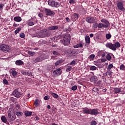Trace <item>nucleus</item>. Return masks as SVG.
<instances>
[{
	"mask_svg": "<svg viewBox=\"0 0 125 125\" xmlns=\"http://www.w3.org/2000/svg\"><path fill=\"white\" fill-rule=\"evenodd\" d=\"M70 42H71V36L69 33H66L64 35L63 39L61 40V42L64 45H69L70 44Z\"/></svg>",
	"mask_w": 125,
	"mask_h": 125,
	"instance_id": "obj_1",
	"label": "nucleus"
},
{
	"mask_svg": "<svg viewBox=\"0 0 125 125\" xmlns=\"http://www.w3.org/2000/svg\"><path fill=\"white\" fill-rule=\"evenodd\" d=\"M101 22L102 23H99L98 24V28L99 29H102L103 28H108L109 26H110V22H109V21L105 19H103L101 20ZM102 23H104V24H103Z\"/></svg>",
	"mask_w": 125,
	"mask_h": 125,
	"instance_id": "obj_2",
	"label": "nucleus"
},
{
	"mask_svg": "<svg viewBox=\"0 0 125 125\" xmlns=\"http://www.w3.org/2000/svg\"><path fill=\"white\" fill-rule=\"evenodd\" d=\"M106 47H108L110 48V49H112V50H116L117 48H119L121 46V44L119 42H116L115 44H112V43L107 42L105 44Z\"/></svg>",
	"mask_w": 125,
	"mask_h": 125,
	"instance_id": "obj_3",
	"label": "nucleus"
},
{
	"mask_svg": "<svg viewBox=\"0 0 125 125\" xmlns=\"http://www.w3.org/2000/svg\"><path fill=\"white\" fill-rule=\"evenodd\" d=\"M40 38H48L51 34L46 29H43L39 32Z\"/></svg>",
	"mask_w": 125,
	"mask_h": 125,
	"instance_id": "obj_4",
	"label": "nucleus"
},
{
	"mask_svg": "<svg viewBox=\"0 0 125 125\" xmlns=\"http://www.w3.org/2000/svg\"><path fill=\"white\" fill-rule=\"evenodd\" d=\"M0 50L5 53H7L10 50V47L6 44L0 45Z\"/></svg>",
	"mask_w": 125,
	"mask_h": 125,
	"instance_id": "obj_5",
	"label": "nucleus"
},
{
	"mask_svg": "<svg viewBox=\"0 0 125 125\" xmlns=\"http://www.w3.org/2000/svg\"><path fill=\"white\" fill-rule=\"evenodd\" d=\"M48 4L52 7H59L60 6V3L58 2H55L53 0H49L48 1Z\"/></svg>",
	"mask_w": 125,
	"mask_h": 125,
	"instance_id": "obj_6",
	"label": "nucleus"
},
{
	"mask_svg": "<svg viewBox=\"0 0 125 125\" xmlns=\"http://www.w3.org/2000/svg\"><path fill=\"white\" fill-rule=\"evenodd\" d=\"M124 2L125 1L121 0V1H117V6L119 10L124 11L125 10V7H124Z\"/></svg>",
	"mask_w": 125,
	"mask_h": 125,
	"instance_id": "obj_7",
	"label": "nucleus"
},
{
	"mask_svg": "<svg viewBox=\"0 0 125 125\" xmlns=\"http://www.w3.org/2000/svg\"><path fill=\"white\" fill-rule=\"evenodd\" d=\"M19 90H20V88H18L17 89H15L12 92V94L15 97H16L17 98H20L21 97V93H20V92H19Z\"/></svg>",
	"mask_w": 125,
	"mask_h": 125,
	"instance_id": "obj_8",
	"label": "nucleus"
},
{
	"mask_svg": "<svg viewBox=\"0 0 125 125\" xmlns=\"http://www.w3.org/2000/svg\"><path fill=\"white\" fill-rule=\"evenodd\" d=\"M16 119V116L15 114H12L11 111H9V113L8 114V120L9 122H11L12 121H14Z\"/></svg>",
	"mask_w": 125,
	"mask_h": 125,
	"instance_id": "obj_9",
	"label": "nucleus"
},
{
	"mask_svg": "<svg viewBox=\"0 0 125 125\" xmlns=\"http://www.w3.org/2000/svg\"><path fill=\"white\" fill-rule=\"evenodd\" d=\"M45 13L47 16H53L55 13L54 11L50 10V9L45 8Z\"/></svg>",
	"mask_w": 125,
	"mask_h": 125,
	"instance_id": "obj_10",
	"label": "nucleus"
},
{
	"mask_svg": "<svg viewBox=\"0 0 125 125\" xmlns=\"http://www.w3.org/2000/svg\"><path fill=\"white\" fill-rule=\"evenodd\" d=\"M66 53H67L68 56L70 57L72 56H75V54H76V52L75 51H72L71 48H69L68 49L65 51Z\"/></svg>",
	"mask_w": 125,
	"mask_h": 125,
	"instance_id": "obj_11",
	"label": "nucleus"
},
{
	"mask_svg": "<svg viewBox=\"0 0 125 125\" xmlns=\"http://www.w3.org/2000/svg\"><path fill=\"white\" fill-rule=\"evenodd\" d=\"M62 67H60L59 68H56V70H54L53 74H54L55 76H60L62 74V71L61 70Z\"/></svg>",
	"mask_w": 125,
	"mask_h": 125,
	"instance_id": "obj_12",
	"label": "nucleus"
},
{
	"mask_svg": "<svg viewBox=\"0 0 125 125\" xmlns=\"http://www.w3.org/2000/svg\"><path fill=\"white\" fill-rule=\"evenodd\" d=\"M98 114H99V112H98V109H90V115H92V116H97Z\"/></svg>",
	"mask_w": 125,
	"mask_h": 125,
	"instance_id": "obj_13",
	"label": "nucleus"
},
{
	"mask_svg": "<svg viewBox=\"0 0 125 125\" xmlns=\"http://www.w3.org/2000/svg\"><path fill=\"white\" fill-rule=\"evenodd\" d=\"M85 20L86 22H87L88 23H89L90 24H93V23L95 22V19L91 17H89L88 18H86Z\"/></svg>",
	"mask_w": 125,
	"mask_h": 125,
	"instance_id": "obj_14",
	"label": "nucleus"
},
{
	"mask_svg": "<svg viewBox=\"0 0 125 125\" xmlns=\"http://www.w3.org/2000/svg\"><path fill=\"white\" fill-rule=\"evenodd\" d=\"M42 60H44V58H42V56L38 57L33 60L34 64H35V63H38V62H41Z\"/></svg>",
	"mask_w": 125,
	"mask_h": 125,
	"instance_id": "obj_15",
	"label": "nucleus"
},
{
	"mask_svg": "<svg viewBox=\"0 0 125 125\" xmlns=\"http://www.w3.org/2000/svg\"><path fill=\"white\" fill-rule=\"evenodd\" d=\"M83 113L86 115H90V109L87 107H84L83 109Z\"/></svg>",
	"mask_w": 125,
	"mask_h": 125,
	"instance_id": "obj_16",
	"label": "nucleus"
},
{
	"mask_svg": "<svg viewBox=\"0 0 125 125\" xmlns=\"http://www.w3.org/2000/svg\"><path fill=\"white\" fill-rule=\"evenodd\" d=\"M11 74L13 76V78H17L18 73L14 68L11 69Z\"/></svg>",
	"mask_w": 125,
	"mask_h": 125,
	"instance_id": "obj_17",
	"label": "nucleus"
},
{
	"mask_svg": "<svg viewBox=\"0 0 125 125\" xmlns=\"http://www.w3.org/2000/svg\"><path fill=\"white\" fill-rule=\"evenodd\" d=\"M79 18V15L77 13H74L71 17L72 21H75L76 20H78Z\"/></svg>",
	"mask_w": 125,
	"mask_h": 125,
	"instance_id": "obj_18",
	"label": "nucleus"
},
{
	"mask_svg": "<svg viewBox=\"0 0 125 125\" xmlns=\"http://www.w3.org/2000/svg\"><path fill=\"white\" fill-rule=\"evenodd\" d=\"M59 28V27H58V26L54 25L52 26H49L48 27V30L49 31H53L54 30H58Z\"/></svg>",
	"mask_w": 125,
	"mask_h": 125,
	"instance_id": "obj_19",
	"label": "nucleus"
},
{
	"mask_svg": "<svg viewBox=\"0 0 125 125\" xmlns=\"http://www.w3.org/2000/svg\"><path fill=\"white\" fill-rule=\"evenodd\" d=\"M63 62H64V60L61 59L55 62V66H59V65H61L62 63H63Z\"/></svg>",
	"mask_w": 125,
	"mask_h": 125,
	"instance_id": "obj_20",
	"label": "nucleus"
},
{
	"mask_svg": "<svg viewBox=\"0 0 125 125\" xmlns=\"http://www.w3.org/2000/svg\"><path fill=\"white\" fill-rule=\"evenodd\" d=\"M14 20L16 21V22H21V21H22V18L20 16H17L14 18Z\"/></svg>",
	"mask_w": 125,
	"mask_h": 125,
	"instance_id": "obj_21",
	"label": "nucleus"
},
{
	"mask_svg": "<svg viewBox=\"0 0 125 125\" xmlns=\"http://www.w3.org/2000/svg\"><path fill=\"white\" fill-rule=\"evenodd\" d=\"M85 41L86 43H90V38L89 37V36L86 35L85 36Z\"/></svg>",
	"mask_w": 125,
	"mask_h": 125,
	"instance_id": "obj_22",
	"label": "nucleus"
},
{
	"mask_svg": "<svg viewBox=\"0 0 125 125\" xmlns=\"http://www.w3.org/2000/svg\"><path fill=\"white\" fill-rule=\"evenodd\" d=\"M24 114L25 117H29L30 116H32V111L26 110L25 111H24Z\"/></svg>",
	"mask_w": 125,
	"mask_h": 125,
	"instance_id": "obj_23",
	"label": "nucleus"
},
{
	"mask_svg": "<svg viewBox=\"0 0 125 125\" xmlns=\"http://www.w3.org/2000/svg\"><path fill=\"white\" fill-rule=\"evenodd\" d=\"M16 64L18 66H21L24 64V62L21 60H17L16 61Z\"/></svg>",
	"mask_w": 125,
	"mask_h": 125,
	"instance_id": "obj_24",
	"label": "nucleus"
},
{
	"mask_svg": "<svg viewBox=\"0 0 125 125\" xmlns=\"http://www.w3.org/2000/svg\"><path fill=\"white\" fill-rule=\"evenodd\" d=\"M1 120L3 123L6 124L7 123V119H6V117L5 116H2L1 117Z\"/></svg>",
	"mask_w": 125,
	"mask_h": 125,
	"instance_id": "obj_25",
	"label": "nucleus"
},
{
	"mask_svg": "<svg viewBox=\"0 0 125 125\" xmlns=\"http://www.w3.org/2000/svg\"><path fill=\"white\" fill-rule=\"evenodd\" d=\"M83 45L82 43H79L73 46L74 48H79V47H82L83 48Z\"/></svg>",
	"mask_w": 125,
	"mask_h": 125,
	"instance_id": "obj_26",
	"label": "nucleus"
},
{
	"mask_svg": "<svg viewBox=\"0 0 125 125\" xmlns=\"http://www.w3.org/2000/svg\"><path fill=\"white\" fill-rule=\"evenodd\" d=\"M113 67H114V66L113 65V64L112 63L109 64L107 68V71H111V69H112Z\"/></svg>",
	"mask_w": 125,
	"mask_h": 125,
	"instance_id": "obj_27",
	"label": "nucleus"
},
{
	"mask_svg": "<svg viewBox=\"0 0 125 125\" xmlns=\"http://www.w3.org/2000/svg\"><path fill=\"white\" fill-rule=\"evenodd\" d=\"M115 93H120L121 92V88H114Z\"/></svg>",
	"mask_w": 125,
	"mask_h": 125,
	"instance_id": "obj_28",
	"label": "nucleus"
},
{
	"mask_svg": "<svg viewBox=\"0 0 125 125\" xmlns=\"http://www.w3.org/2000/svg\"><path fill=\"white\" fill-rule=\"evenodd\" d=\"M16 115L17 117H22V116H23V112L17 111L16 112Z\"/></svg>",
	"mask_w": 125,
	"mask_h": 125,
	"instance_id": "obj_29",
	"label": "nucleus"
},
{
	"mask_svg": "<svg viewBox=\"0 0 125 125\" xmlns=\"http://www.w3.org/2000/svg\"><path fill=\"white\" fill-rule=\"evenodd\" d=\"M27 25L28 26H34L35 25V22L30 21H29L28 22H27Z\"/></svg>",
	"mask_w": 125,
	"mask_h": 125,
	"instance_id": "obj_30",
	"label": "nucleus"
},
{
	"mask_svg": "<svg viewBox=\"0 0 125 125\" xmlns=\"http://www.w3.org/2000/svg\"><path fill=\"white\" fill-rule=\"evenodd\" d=\"M95 57V55L94 54H91L88 57V59H89V60H93Z\"/></svg>",
	"mask_w": 125,
	"mask_h": 125,
	"instance_id": "obj_31",
	"label": "nucleus"
},
{
	"mask_svg": "<svg viewBox=\"0 0 125 125\" xmlns=\"http://www.w3.org/2000/svg\"><path fill=\"white\" fill-rule=\"evenodd\" d=\"M39 101H40L39 100L37 99L34 102V105L35 107L37 108L38 106H39Z\"/></svg>",
	"mask_w": 125,
	"mask_h": 125,
	"instance_id": "obj_32",
	"label": "nucleus"
},
{
	"mask_svg": "<svg viewBox=\"0 0 125 125\" xmlns=\"http://www.w3.org/2000/svg\"><path fill=\"white\" fill-rule=\"evenodd\" d=\"M106 58L107 60H108V61H110V60H111V59H112V56H111V55H110V54H107L106 56Z\"/></svg>",
	"mask_w": 125,
	"mask_h": 125,
	"instance_id": "obj_33",
	"label": "nucleus"
},
{
	"mask_svg": "<svg viewBox=\"0 0 125 125\" xmlns=\"http://www.w3.org/2000/svg\"><path fill=\"white\" fill-rule=\"evenodd\" d=\"M96 69H97V67H96L95 66H91L90 67V71H95Z\"/></svg>",
	"mask_w": 125,
	"mask_h": 125,
	"instance_id": "obj_34",
	"label": "nucleus"
},
{
	"mask_svg": "<svg viewBox=\"0 0 125 125\" xmlns=\"http://www.w3.org/2000/svg\"><path fill=\"white\" fill-rule=\"evenodd\" d=\"M28 53L29 54V55H31V56H34V55L36 54V53L32 52V51H28Z\"/></svg>",
	"mask_w": 125,
	"mask_h": 125,
	"instance_id": "obj_35",
	"label": "nucleus"
},
{
	"mask_svg": "<svg viewBox=\"0 0 125 125\" xmlns=\"http://www.w3.org/2000/svg\"><path fill=\"white\" fill-rule=\"evenodd\" d=\"M53 54L55 55L56 57L59 56L60 55V54L56 51H53Z\"/></svg>",
	"mask_w": 125,
	"mask_h": 125,
	"instance_id": "obj_36",
	"label": "nucleus"
},
{
	"mask_svg": "<svg viewBox=\"0 0 125 125\" xmlns=\"http://www.w3.org/2000/svg\"><path fill=\"white\" fill-rule=\"evenodd\" d=\"M105 37L107 40H110V39H111L112 37V35H111L110 34H106Z\"/></svg>",
	"mask_w": 125,
	"mask_h": 125,
	"instance_id": "obj_37",
	"label": "nucleus"
},
{
	"mask_svg": "<svg viewBox=\"0 0 125 125\" xmlns=\"http://www.w3.org/2000/svg\"><path fill=\"white\" fill-rule=\"evenodd\" d=\"M21 31V27H19L15 31V33L16 34H18Z\"/></svg>",
	"mask_w": 125,
	"mask_h": 125,
	"instance_id": "obj_38",
	"label": "nucleus"
},
{
	"mask_svg": "<svg viewBox=\"0 0 125 125\" xmlns=\"http://www.w3.org/2000/svg\"><path fill=\"white\" fill-rule=\"evenodd\" d=\"M68 65L75 66V65H76V61L75 60L72 61L70 63H68Z\"/></svg>",
	"mask_w": 125,
	"mask_h": 125,
	"instance_id": "obj_39",
	"label": "nucleus"
},
{
	"mask_svg": "<svg viewBox=\"0 0 125 125\" xmlns=\"http://www.w3.org/2000/svg\"><path fill=\"white\" fill-rule=\"evenodd\" d=\"M72 70V66H68L66 68V72H70Z\"/></svg>",
	"mask_w": 125,
	"mask_h": 125,
	"instance_id": "obj_40",
	"label": "nucleus"
},
{
	"mask_svg": "<svg viewBox=\"0 0 125 125\" xmlns=\"http://www.w3.org/2000/svg\"><path fill=\"white\" fill-rule=\"evenodd\" d=\"M120 70H122V71H125V65L122 64L121 65H120Z\"/></svg>",
	"mask_w": 125,
	"mask_h": 125,
	"instance_id": "obj_41",
	"label": "nucleus"
},
{
	"mask_svg": "<svg viewBox=\"0 0 125 125\" xmlns=\"http://www.w3.org/2000/svg\"><path fill=\"white\" fill-rule=\"evenodd\" d=\"M51 95L52 96L54 97V98H58V95H57L56 93H52Z\"/></svg>",
	"mask_w": 125,
	"mask_h": 125,
	"instance_id": "obj_42",
	"label": "nucleus"
},
{
	"mask_svg": "<svg viewBox=\"0 0 125 125\" xmlns=\"http://www.w3.org/2000/svg\"><path fill=\"white\" fill-rule=\"evenodd\" d=\"M4 6V5H3L2 3H0V12L2 11V9H3Z\"/></svg>",
	"mask_w": 125,
	"mask_h": 125,
	"instance_id": "obj_43",
	"label": "nucleus"
},
{
	"mask_svg": "<svg viewBox=\"0 0 125 125\" xmlns=\"http://www.w3.org/2000/svg\"><path fill=\"white\" fill-rule=\"evenodd\" d=\"M77 88H78V86H77V85H74L71 88V89H72V90L75 91V90H77Z\"/></svg>",
	"mask_w": 125,
	"mask_h": 125,
	"instance_id": "obj_44",
	"label": "nucleus"
},
{
	"mask_svg": "<svg viewBox=\"0 0 125 125\" xmlns=\"http://www.w3.org/2000/svg\"><path fill=\"white\" fill-rule=\"evenodd\" d=\"M91 125H97V122H96V121H92L91 123H90Z\"/></svg>",
	"mask_w": 125,
	"mask_h": 125,
	"instance_id": "obj_45",
	"label": "nucleus"
},
{
	"mask_svg": "<svg viewBox=\"0 0 125 125\" xmlns=\"http://www.w3.org/2000/svg\"><path fill=\"white\" fill-rule=\"evenodd\" d=\"M3 83H4V84H6V85L8 84V81L6 79H4L3 80Z\"/></svg>",
	"mask_w": 125,
	"mask_h": 125,
	"instance_id": "obj_46",
	"label": "nucleus"
},
{
	"mask_svg": "<svg viewBox=\"0 0 125 125\" xmlns=\"http://www.w3.org/2000/svg\"><path fill=\"white\" fill-rule=\"evenodd\" d=\"M20 37L22 39H24L25 38V34L24 33H21L20 35Z\"/></svg>",
	"mask_w": 125,
	"mask_h": 125,
	"instance_id": "obj_47",
	"label": "nucleus"
},
{
	"mask_svg": "<svg viewBox=\"0 0 125 125\" xmlns=\"http://www.w3.org/2000/svg\"><path fill=\"white\" fill-rule=\"evenodd\" d=\"M38 16H39V17L40 18H42V19L43 17V15H42V13H40L38 14Z\"/></svg>",
	"mask_w": 125,
	"mask_h": 125,
	"instance_id": "obj_48",
	"label": "nucleus"
},
{
	"mask_svg": "<svg viewBox=\"0 0 125 125\" xmlns=\"http://www.w3.org/2000/svg\"><path fill=\"white\" fill-rule=\"evenodd\" d=\"M49 99V96H45V97H44V100H48Z\"/></svg>",
	"mask_w": 125,
	"mask_h": 125,
	"instance_id": "obj_49",
	"label": "nucleus"
},
{
	"mask_svg": "<svg viewBox=\"0 0 125 125\" xmlns=\"http://www.w3.org/2000/svg\"><path fill=\"white\" fill-rule=\"evenodd\" d=\"M93 27H94V28H97V27H98V23H95L93 24Z\"/></svg>",
	"mask_w": 125,
	"mask_h": 125,
	"instance_id": "obj_50",
	"label": "nucleus"
},
{
	"mask_svg": "<svg viewBox=\"0 0 125 125\" xmlns=\"http://www.w3.org/2000/svg\"><path fill=\"white\" fill-rule=\"evenodd\" d=\"M69 3L71 4H74V3H75V1H74V0H70Z\"/></svg>",
	"mask_w": 125,
	"mask_h": 125,
	"instance_id": "obj_51",
	"label": "nucleus"
},
{
	"mask_svg": "<svg viewBox=\"0 0 125 125\" xmlns=\"http://www.w3.org/2000/svg\"><path fill=\"white\" fill-rule=\"evenodd\" d=\"M21 74L22 75H26L27 74V73L26 72V71H24L23 70H21Z\"/></svg>",
	"mask_w": 125,
	"mask_h": 125,
	"instance_id": "obj_52",
	"label": "nucleus"
},
{
	"mask_svg": "<svg viewBox=\"0 0 125 125\" xmlns=\"http://www.w3.org/2000/svg\"><path fill=\"white\" fill-rule=\"evenodd\" d=\"M13 26H14V27H18V26H19V24H17L15 22H14Z\"/></svg>",
	"mask_w": 125,
	"mask_h": 125,
	"instance_id": "obj_53",
	"label": "nucleus"
},
{
	"mask_svg": "<svg viewBox=\"0 0 125 125\" xmlns=\"http://www.w3.org/2000/svg\"><path fill=\"white\" fill-rule=\"evenodd\" d=\"M108 75L109 78L112 77V72H108Z\"/></svg>",
	"mask_w": 125,
	"mask_h": 125,
	"instance_id": "obj_54",
	"label": "nucleus"
},
{
	"mask_svg": "<svg viewBox=\"0 0 125 125\" xmlns=\"http://www.w3.org/2000/svg\"><path fill=\"white\" fill-rule=\"evenodd\" d=\"M65 20L67 21V22H70L71 21V20H70V19H69V18H66Z\"/></svg>",
	"mask_w": 125,
	"mask_h": 125,
	"instance_id": "obj_55",
	"label": "nucleus"
},
{
	"mask_svg": "<svg viewBox=\"0 0 125 125\" xmlns=\"http://www.w3.org/2000/svg\"><path fill=\"white\" fill-rule=\"evenodd\" d=\"M35 119L36 121H39V120H40V118L38 116H36Z\"/></svg>",
	"mask_w": 125,
	"mask_h": 125,
	"instance_id": "obj_56",
	"label": "nucleus"
},
{
	"mask_svg": "<svg viewBox=\"0 0 125 125\" xmlns=\"http://www.w3.org/2000/svg\"><path fill=\"white\" fill-rule=\"evenodd\" d=\"M93 36H94V35L92 33H91L89 35V36L90 38H93Z\"/></svg>",
	"mask_w": 125,
	"mask_h": 125,
	"instance_id": "obj_57",
	"label": "nucleus"
},
{
	"mask_svg": "<svg viewBox=\"0 0 125 125\" xmlns=\"http://www.w3.org/2000/svg\"><path fill=\"white\" fill-rule=\"evenodd\" d=\"M102 62H105L106 61V59H102L101 60Z\"/></svg>",
	"mask_w": 125,
	"mask_h": 125,
	"instance_id": "obj_58",
	"label": "nucleus"
},
{
	"mask_svg": "<svg viewBox=\"0 0 125 125\" xmlns=\"http://www.w3.org/2000/svg\"><path fill=\"white\" fill-rule=\"evenodd\" d=\"M106 54L105 53H103L102 55V57H105Z\"/></svg>",
	"mask_w": 125,
	"mask_h": 125,
	"instance_id": "obj_59",
	"label": "nucleus"
},
{
	"mask_svg": "<svg viewBox=\"0 0 125 125\" xmlns=\"http://www.w3.org/2000/svg\"><path fill=\"white\" fill-rule=\"evenodd\" d=\"M47 109H50V108H51V107H50V105H48L47 106Z\"/></svg>",
	"mask_w": 125,
	"mask_h": 125,
	"instance_id": "obj_60",
	"label": "nucleus"
},
{
	"mask_svg": "<svg viewBox=\"0 0 125 125\" xmlns=\"http://www.w3.org/2000/svg\"><path fill=\"white\" fill-rule=\"evenodd\" d=\"M93 91H95V90L96 91L97 90V88H93Z\"/></svg>",
	"mask_w": 125,
	"mask_h": 125,
	"instance_id": "obj_61",
	"label": "nucleus"
},
{
	"mask_svg": "<svg viewBox=\"0 0 125 125\" xmlns=\"http://www.w3.org/2000/svg\"><path fill=\"white\" fill-rule=\"evenodd\" d=\"M30 94H28L27 99H29V98H29V97L30 96Z\"/></svg>",
	"mask_w": 125,
	"mask_h": 125,
	"instance_id": "obj_62",
	"label": "nucleus"
},
{
	"mask_svg": "<svg viewBox=\"0 0 125 125\" xmlns=\"http://www.w3.org/2000/svg\"><path fill=\"white\" fill-rule=\"evenodd\" d=\"M105 75H106V76H108V72H106L105 73Z\"/></svg>",
	"mask_w": 125,
	"mask_h": 125,
	"instance_id": "obj_63",
	"label": "nucleus"
},
{
	"mask_svg": "<svg viewBox=\"0 0 125 125\" xmlns=\"http://www.w3.org/2000/svg\"><path fill=\"white\" fill-rule=\"evenodd\" d=\"M53 46L55 47V46H56V45H53Z\"/></svg>",
	"mask_w": 125,
	"mask_h": 125,
	"instance_id": "obj_64",
	"label": "nucleus"
}]
</instances>
